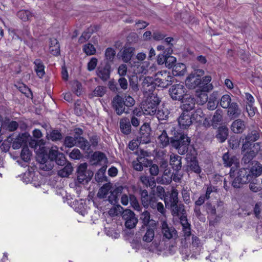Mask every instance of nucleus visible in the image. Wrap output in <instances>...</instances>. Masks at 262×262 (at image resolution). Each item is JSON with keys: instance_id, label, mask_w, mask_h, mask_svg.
I'll return each mask as SVG.
<instances>
[{"instance_id": "1", "label": "nucleus", "mask_w": 262, "mask_h": 262, "mask_svg": "<svg viewBox=\"0 0 262 262\" xmlns=\"http://www.w3.org/2000/svg\"><path fill=\"white\" fill-rule=\"evenodd\" d=\"M172 78L169 72L166 71H160L156 74L154 78L145 77L143 81L144 86H151V88L148 89L149 91H151L152 88L155 89L156 86L163 88H166L171 84Z\"/></svg>"}, {"instance_id": "2", "label": "nucleus", "mask_w": 262, "mask_h": 262, "mask_svg": "<svg viewBox=\"0 0 262 262\" xmlns=\"http://www.w3.org/2000/svg\"><path fill=\"white\" fill-rule=\"evenodd\" d=\"M190 141V138L181 130H174L173 136L170 138L171 146L181 155L187 152Z\"/></svg>"}, {"instance_id": "3", "label": "nucleus", "mask_w": 262, "mask_h": 262, "mask_svg": "<svg viewBox=\"0 0 262 262\" xmlns=\"http://www.w3.org/2000/svg\"><path fill=\"white\" fill-rule=\"evenodd\" d=\"M36 154V159L40 163V168L45 171L51 170L54 166V161L49 158L45 147L39 146V149H37Z\"/></svg>"}, {"instance_id": "4", "label": "nucleus", "mask_w": 262, "mask_h": 262, "mask_svg": "<svg viewBox=\"0 0 262 262\" xmlns=\"http://www.w3.org/2000/svg\"><path fill=\"white\" fill-rule=\"evenodd\" d=\"M160 102V100L157 95L152 93L144 102L143 108L141 111H143L144 115H154Z\"/></svg>"}, {"instance_id": "5", "label": "nucleus", "mask_w": 262, "mask_h": 262, "mask_svg": "<svg viewBox=\"0 0 262 262\" xmlns=\"http://www.w3.org/2000/svg\"><path fill=\"white\" fill-rule=\"evenodd\" d=\"M168 92L172 100L181 101L186 96L187 90L183 83H179L172 85Z\"/></svg>"}, {"instance_id": "6", "label": "nucleus", "mask_w": 262, "mask_h": 262, "mask_svg": "<svg viewBox=\"0 0 262 262\" xmlns=\"http://www.w3.org/2000/svg\"><path fill=\"white\" fill-rule=\"evenodd\" d=\"M121 215L126 228L131 229L136 226L138 222V219L134 212L130 209H125L122 211Z\"/></svg>"}, {"instance_id": "7", "label": "nucleus", "mask_w": 262, "mask_h": 262, "mask_svg": "<svg viewBox=\"0 0 262 262\" xmlns=\"http://www.w3.org/2000/svg\"><path fill=\"white\" fill-rule=\"evenodd\" d=\"M223 163L226 167H231L230 171L231 177L234 176L235 168L239 166L237 158L234 156H231L228 152L225 153L222 157Z\"/></svg>"}, {"instance_id": "8", "label": "nucleus", "mask_w": 262, "mask_h": 262, "mask_svg": "<svg viewBox=\"0 0 262 262\" xmlns=\"http://www.w3.org/2000/svg\"><path fill=\"white\" fill-rule=\"evenodd\" d=\"M112 104L117 115H121L123 113H128V109L125 108L124 99L120 96L117 95L114 97L112 101Z\"/></svg>"}, {"instance_id": "9", "label": "nucleus", "mask_w": 262, "mask_h": 262, "mask_svg": "<svg viewBox=\"0 0 262 262\" xmlns=\"http://www.w3.org/2000/svg\"><path fill=\"white\" fill-rule=\"evenodd\" d=\"M77 180L79 183L85 181L88 182L93 175L92 171H87V164L84 163L80 164L77 170Z\"/></svg>"}, {"instance_id": "10", "label": "nucleus", "mask_w": 262, "mask_h": 262, "mask_svg": "<svg viewBox=\"0 0 262 262\" xmlns=\"http://www.w3.org/2000/svg\"><path fill=\"white\" fill-rule=\"evenodd\" d=\"M111 71V64L109 62H105L97 68L96 74L102 81H106L110 78Z\"/></svg>"}, {"instance_id": "11", "label": "nucleus", "mask_w": 262, "mask_h": 262, "mask_svg": "<svg viewBox=\"0 0 262 262\" xmlns=\"http://www.w3.org/2000/svg\"><path fill=\"white\" fill-rule=\"evenodd\" d=\"M49 156L58 165L62 166L66 163V159L63 154L60 152L56 146L51 147L49 152Z\"/></svg>"}, {"instance_id": "12", "label": "nucleus", "mask_w": 262, "mask_h": 262, "mask_svg": "<svg viewBox=\"0 0 262 262\" xmlns=\"http://www.w3.org/2000/svg\"><path fill=\"white\" fill-rule=\"evenodd\" d=\"M161 228L164 238L170 239L177 237V231L174 228L171 226H168L166 222H162Z\"/></svg>"}, {"instance_id": "13", "label": "nucleus", "mask_w": 262, "mask_h": 262, "mask_svg": "<svg viewBox=\"0 0 262 262\" xmlns=\"http://www.w3.org/2000/svg\"><path fill=\"white\" fill-rule=\"evenodd\" d=\"M181 108L183 112H188L192 110L195 106V99L190 96L186 95L184 98L181 101Z\"/></svg>"}, {"instance_id": "14", "label": "nucleus", "mask_w": 262, "mask_h": 262, "mask_svg": "<svg viewBox=\"0 0 262 262\" xmlns=\"http://www.w3.org/2000/svg\"><path fill=\"white\" fill-rule=\"evenodd\" d=\"M178 124L181 128L187 129L192 123V117L188 112H183L178 118Z\"/></svg>"}, {"instance_id": "15", "label": "nucleus", "mask_w": 262, "mask_h": 262, "mask_svg": "<svg viewBox=\"0 0 262 262\" xmlns=\"http://www.w3.org/2000/svg\"><path fill=\"white\" fill-rule=\"evenodd\" d=\"M151 163V161L148 160L144 157L140 156L137 158L136 161L133 162L132 165L134 169L136 170L142 171L143 170V166H150Z\"/></svg>"}, {"instance_id": "16", "label": "nucleus", "mask_w": 262, "mask_h": 262, "mask_svg": "<svg viewBox=\"0 0 262 262\" xmlns=\"http://www.w3.org/2000/svg\"><path fill=\"white\" fill-rule=\"evenodd\" d=\"M14 34L17 39L24 42L32 38L28 26H25L22 30H14Z\"/></svg>"}, {"instance_id": "17", "label": "nucleus", "mask_w": 262, "mask_h": 262, "mask_svg": "<svg viewBox=\"0 0 262 262\" xmlns=\"http://www.w3.org/2000/svg\"><path fill=\"white\" fill-rule=\"evenodd\" d=\"M144 115L143 111H141L140 108H135L132 115L130 122L134 127H137L139 125L141 120H142Z\"/></svg>"}, {"instance_id": "18", "label": "nucleus", "mask_w": 262, "mask_h": 262, "mask_svg": "<svg viewBox=\"0 0 262 262\" xmlns=\"http://www.w3.org/2000/svg\"><path fill=\"white\" fill-rule=\"evenodd\" d=\"M200 78L199 75L191 73L186 79V86L190 89L198 88L199 84L200 83Z\"/></svg>"}, {"instance_id": "19", "label": "nucleus", "mask_w": 262, "mask_h": 262, "mask_svg": "<svg viewBox=\"0 0 262 262\" xmlns=\"http://www.w3.org/2000/svg\"><path fill=\"white\" fill-rule=\"evenodd\" d=\"M140 220L142 221L143 226L146 227H156V221L151 218L150 213L147 210H145L141 214Z\"/></svg>"}, {"instance_id": "20", "label": "nucleus", "mask_w": 262, "mask_h": 262, "mask_svg": "<svg viewBox=\"0 0 262 262\" xmlns=\"http://www.w3.org/2000/svg\"><path fill=\"white\" fill-rule=\"evenodd\" d=\"M119 127L121 133L124 135H128L131 133V124L127 118H124L120 120Z\"/></svg>"}, {"instance_id": "21", "label": "nucleus", "mask_w": 262, "mask_h": 262, "mask_svg": "<svg viewBox=\"0 0 262 262\" xmlns=\"http://www.w3.org/2000/svg\"><path fill=\"white\" fill-rule=\"evenodd\" d=\"M170 208L173 215L178 216H180L181 221L185 220L187 222L186 216H184V215L186 213V210L184 209V206L183 205L177 204L176 206H173Z\"/></svg>"}, {"instance_id": "22", "label": "nucleus", "mask_w": 262, "mask_h": 262, "mask_svg": "<svg viewBox=\"0 0 262 262\" xmlns=\"http://www.w3.org/2000/svg\"><path fill=\"white\" fill-rule=\"evenodd\" d=\"M135 49L134 47H124L121 54V58L123 61L126 63L129 62L135 54Z\"/></svg>"}, {"instance_id": "23", "label": "nucleus", "mask_w": 262, "mask_h": 262, "mask_svg": "<svg viewBox=\"0 0 262 262\" xmlns=\"http://www.w3.org/2000/svg\"><path fill=\"white\" fill-rule=\"evenodd\" d=\"M182 157L179 155L172 154L170 157V164L177 172L182 168Z\"/></svg>"}, {"instance_id": "24", "label": "nucleus", "mask_w": 262, "mask_h": 262, "mask_svg": "<svg viewBox=\"0 0 262 262\" xmlns=\"http://www.w3.org/2000/svg\"><path fill=\"white\" fill-rule=\"evenodd\" d=\"M28 136L26 134H19L12 142V147L14 149H19L24 144H26Z\"/></svg>"}, {"instance_id": "25", "label": "nucleus", "mask_w": 262, "mask_h": 262, "mask_svg": "<svg viewBox=\"0 0 262 262\" xmlns=\"http://www.w3.org/2000/svg\"><path fill=\"white\" fill-rule=\"evenodd\" d=\"M237 175L241 177L240 181L245 184L250 182L252 179V176L249 171V169L247 168L240 169L237 172Z\"/></svg>"}, {"instance_id": "26", "label": "nucleus", "mask_w": 262, "mask_h": 262, "mask_svg": "<svg viewBox=\"0 0 262 262\" xmlns=\"http://www.w3.org/2000/svg\"><path fill=\"white\" fill-rule=\"evenodd\" d=\"M231 129L234 133H242L245 129L244 122L241 119L234 121L231 124Z\"/></svg>"}, {"instance_id": "27", "label": "nucleus", "mask_w": 262, "mask_h": 262, "mask_svg": "<svg viewBox=\"0 0 262 262\" xmlns=\"http://www.w3.org/2000/svg\"><path fill=\"white\" fill-rule=\"evenodd\" d=\"M167 57L164 63V67L170 69L172 68L176 63V58L171 55L172 53V49L171 47L167 48Z\"/></svg>"}, {"instance_id": "28", "label": "nucleus", "mask_w": 262, "mask_h": 262, "mask_svg": "<svg viewBox=\"0 0 262 262\" xmlns=\"http://www.w3.org/2000/svg\"><path fill=\"white\" fill-rule=\"evenodd\" d=\"M178 191L176 189H173L171 190V193L169 196V202L167 201V199L165 198V203L166 206H170V207L173 206H176L177 204H178Z\"/></svg>"}, {"instance_id": "29", "label": "nucleus", "mask_w": 262, "mask_h": 262, "mask_svg": "<svg viewBox=\"0 0 262 262\" xmlns=\"http://www.w3.org/2000/svg\"><path fill=\"white\" fill-rule=\"evenodd\" d=\"M140 194L142 205L145 208H148L150 205V199L153 195L148 194V191L146 189L141 190Z\"/></svg>"}, {"instance_id": "30", "label": "nucleus", "mask_w": 262, "mask_h": 262, "mask_svg": "<svg viewBox=\"0 0 262 262\" xmlns=\"http://www.w3.org/2000/svg\"><path fill=\"white\" fill-rule=\"evenodd\" d=\"M3 128L9 132H14L18 127V123L15 121H11L9 119H6L2 123Z\"/></svg>"}, {"instance_id": "31", "label": "nucleus", "mask_w": 262, "mask_h": 262, "mask_svg": "<svg viewBox=\"0 0 262 262\" xmlns=\"http://www.w3.org/2000/svg\"><path fill=\"white\" fill-rule=\"evenodd\" d=\"M35 64L34 70L36 73L37 75L41 78L45 74V66L43 62L40 59H37L34 61Z\"/></svg>"}, {"instance_id": "32", "label": "nucleus", "mask_w": 262, "mask_h": 262, "mask_svg": "<svg viewBox=\"0 0 262 262\" xmlns=\"http://www.w3.org/2000/svg\"><path fill=\"white\" fill-rule=\"evenodd\" d=\"M228 136V129L227 127L222 126L219 128L216 135L217 140L223 143L226 141Z\"/></svg>"}, {"instance_id": "33", "label": "nucleus", "mask_w": 262, "mask_h": 262, "mask_svg": "<svg viewBox=\"0 0 262 262\" xmlns=\"http://www.w3.org/2000/svg\"><path fill=\"white\" fill-rule=\"evenodd\" d=\"M257 152L254 150H251L246 151L242 159V163L245 165L252 164L254 161H252L253 158L256 156Z\"/></svg>"}, {"instance_id": "34", "label": "nucleus", "mask_w": 262, "mask_h": 262, "mask_svg": "<svg viewBox=\"0 0 262 262\" xmlns=\"http://www.w3.org/2000/svg\"><path fill=\"white\" fill-rule=\"evenodd\" d=\"M170 143L169 138L165 130H163L158 138V143L160 147L164 148Z\"/></svg>"}, {"instance_id": "35", "label": "nucleus", "mask_w": 262, "mask_h": 262, "mask_svg": "<svg viewBox=\"0 0 262 262\" xmlns=\"http://www.w3.org/2000/svg\"><path fill=\"white\" fill-rule=\"evenodd\" d=\"M251 165L252 167L249 169V171L252 176V178L253 177H257L260 175L262 172L261 164L257 161H254Z\"/></svg>"}, {"instance_id": "36", "label": "nucleus", "mask_w": 262, "mask_h": 262, "mask_svg": "<svg viewBox=\"0 0 262 262\" xmlns=\"http://www.w3.org/2000/svg\"><path fill=\"white\" fill-rule=\"evenodd\" d=\"M227 108H228V114L229 116L237 117L241 114V110L238 105L235 102H232Z\"/></svg>"}, {"instance_id": "37", "label": "nucleus", "mask_w": 262, "mask_h": 262, "mask_svg": "<svg viewBox=\"0 0 262 262\" xmlns=\"http://www.w3.org/2000/svg\"><path fill=\"white\" fill-rule=\"evenodd\" d=\"M156 227H147L146 231L143 236L142 239L146 243L151 242L155 237V229Z\"/></svg>"}, {"instance_id": "38", "label": "nucleus", "mask_w": 262, "mask_h": 262, "mask_svg": "<svg viewBox=\"0 0 262 262\" xmlns=\"http://www.w3.org/2000/svg\"><path fill=\"white\" fill-rule=\"evenodd\" d=\"M76 140V146L84 150H89L90 149V143L85 138L82 137H79Z\"/></svg>"}, {"instance_id": "39", "label": "nucleus", "mask_w": 262, "mask_h": 262, "mask_svg": "<svg viewBox=\"0 0 262 262\" xmlns=\"http://www.w3.org/2000/svg\"><path fill=\"white\" fill-rule=\"evenodd\" d=\"M112 185L111 183L104 184L99 189L97 196L100 199L106 198L108 192L111 191Z\"/></svg>"}, {"instance_id": "40", "label": "nucleus", "mask_w": 262, "mask_h": 262, "mask_svg": "<svg viewBox=\"0 0 262 262\" xmlns=\"http://www.w3.org/2000/svg\"><path fill=\"white\" fill-rule=\"evenodd\" d=\"M169 114L168 109L164 106L160 108L156 112V114L159 120H166Z\"/></svg>"}, {"instance_id": "41", "label": "nucleus", "mask_w": 262, "mask_h": 262, "mask_svg": "<svg viewBox=\"0 0 262 262\" xmlns=\"http://www.w3.org/2000/svg\"><path fill=\"white\" fill-rule=\"evenodd\" d=\"M189 167L190 170L197 174H200L202 171L201 168L199 165L198 161L196 160V158L194 156L191 158Z\"/></svg>"}, {"instance_id": "42", "label": "nucleus", "mask_w": 262, "mask_h": 262, "mask_svg": "<svg viewBox=\"0 0 262 262\" xmlns=\"http://www.w3.org/2000/svg\"><path fill=\"white\" fill-rule=\"evenodd\" d=\"M17 17L24 21L30 20L33 16V14L29 10H21L17 13Z\"/></svg>"}, {"instance_id": "43", "label": "nucleus", "mask_w": 262, "mask_h": 262, "mask_svg": "<svg viewBox=\"0 0 262 262\" xmlns=\"http://www.w3.org/2000/svg\"><path fill=\"white\" fill-rule=\"evenodd\" d=\"M119 193H121V190L118 188H115L113 191H110V194L108 196V201L111 204L115 205L118 203V195Z\"/></svg>"}, {"instance_id": "44", "label": "nucleus", "mask_w": 262, "mask_h": 262, "mask_svg": "<svg viewBox=\"0 0 262 262\" xmlns=\"http://www.w3.org/2000/svg\"><path fill=\"white\" fill-rule=\"evenodd\" d=\"M259 132L260 130L258 128L251 130L246 136L245 140H248L253 143L259 138Z\"/></svg>"}, {"instance_id": "45", "label": "nucleus", "mask_w": 262, "mask_h": 262, "mask_svg": "<svg viewBox=\"0 0 262 262\" xmlns=\"http://www.w3.org/2000/svg\"><path fill=\"white\" fill-rule=\"evenodd\" d=\"M129 203L132 207L137 211H141L142 207L135 195L129 194Z\"/></svg>"}, {"instance_id": "46", "label": "nucleus", "mask_w": 262, "mask_h": 262, "mask_svg": "<svg viewBox=\"0 0 262 262\" xmlns=\"http://www.w3.org/2000/svg\"><path fill=\"white\" fill-rule=\"evenodd\" d=\"M173 74L176 76H181L183 75L185 72L186 67L185 65L182 63H178L175 64L173 67Z\"/></svg>"}, {"instance_id": "47", "label": "nucleus", "mask_w": 262, "mask_h": 262, "mask_svg": "<svg viewBox=\"0 0 262 262\" xmlns=\"http://www.w3.org/2000/svg\"><path fill=\"white\" fill-rule=\"evenodd\" d=\"M73 171V167L70 163H68L63 168L58 171V174L61 177H68Z\"/></svg>"}, {"instance_id": "48", "label": "nucleus", "mask_w": 262, "mask_h": 262, "mask_svg": "<svg viewBox=\"0 0 262 262\" xmlns=\"http://www.w3.org/2000/svg\"><path fill=\"white\" fill-rule=\"evenodd\" d=\"M31 152L27 146H24L21 151L20 157L23 161L28 162L30 160Z\"/></svg>"}, {"instance_id": "49", "label": "nucleus", "mask_w": 262, "mask_h": 262, "mask_svg": "<svg viewBox=\"0 0 262 262\" xmlns=\"http://www.w3.org/2000/svg\"><path fill=\"white\" fill-rule=\"evenodd\" d=\"M77 139L75 137L66 136L64 139L63 145L66 147H73L76 145Z\"/></svg>"}, {"instance_id": "50", "label": "nucleus", "mask_w": 262, "mask_h": 262, "mask_svg": "<svg viewBox=\"0 0 262 262\" xmlns=\"http://www.w3.org/2000/svg\"><path fill=\"white\" fill-rule=\"evenodd\" d=\"M231 102V97L228 94L222 96L220 100V105L224 108H227Z\"/></svg>"}, {"instance_id": "51", "label": "nucleus", "mask_w": 262, "mask_h": 262, "mask_svg": "<svg viewBox=\"0 0 262 262\" xmlns=\"http://www.w3.org/2000/svg\"><path fill=\"white\" fill-rule=\"evenodd\" d=\"M47 137L49 140L53 141H59L62 138L61 133L58 130H53Z\"/></svg>"}, {"instance_id": "52", "label": "nucleus", "mask_w": 262, "mask_h": 262, "mask_svg": "<svg viewBox=\"0 0 262 262\" xmlns=\"http://www.w3.org/2000/svg\"><path fill=\"white\" fill-rule=\"evenodd\" d=\"M115 55L116 52L113 48L110 47L106 49L105 52V57L106 60H107L106 62H112L115 58Z\"/></svg>"}, {"instance_id": "53", "label": "nucleus", "mask_w": 262, "mask_h": 262, "mask_svg": "<svg viewBox=\"0 0 262 262\" xmlns=\"http://www.w3.org/2000/svg\"><path fill=\"white\" fill-rule=\"evenodd\" d=\"M208 98L206 92L201 91L200 93L197 94V98L195 101L199 105H203L207 101Z\"/></svg>"}, {"instance_id": "54", "label": "nucleus", "mask_w": 262, "mask_h": 262, "mask_svg": "<svg viewBox=\"0 0 262 262\" xmlns=\"http://www.w3.org/2000/svg\"><path fill=\"white\" fill-rule=\"evenodd\" d=\"M83 51L87 55H94L96 52L95 48L90 43H88L83 46Z\"/></svg>"}, {"instance_id": "55", "label": "nucleus", "mask_w": 262, "mask_h": 262, "mask_svg": "<svg viewBox=\"0 0 262 262\" xmlns=\"http://www.w3.org/2000/svg\"><path fill=\"white\" fill-rule=\"evenodd\" d=\"M200 83L199 84L198 88L201 91L207 92L213 89V86L212 84H206L205 82H204L201 78H200Z\"/></svg>"}, {"instance_id": "56", "label": "nucleus", "mask_w": 262, "mask_h": 262, "mask_svg": "<svg viewBox=\"0 0 262 262\" xmlns=\"http://www.w3.org/2000/svg\"><path fill=\"white\" fill-rule=\"evenodd\" d=\"M206 209L208 214L210 216H215L216 215V210L215 205L211 204L210 202H207L206 204Z\"/></svg>"}, {"instance_id": "57", "label": "nucleus", "mask_w": 262, "mask_h": 262, "mask_svg": "<svg viewBox=\"0 0 262 262\" xmlns=\"http://www.w3.org/2000/svg\"><path fill=\"white\" fill-rule=\"evenodd\" d=\"M138 138L140 143L147 144L150 141V133L142 132V134H139Z\"/></svg>"}, {"instance_id": "58", "label": "nucleus", "mask_w": 262, "mask_h": 262, "mask_svg": "<svg viewBox=\"0 0 262 262\" xmlns=\"http://www.w3.org/2000/svg\"><path fill=\"white\" fill-rule=\"evenodd\" d=\"M106 88L103 86H97L93 91V94L96 97H102L105 94Z\"/></svg>"}, {"instance_id": "59", "label": "nucleus", "mask_w": 262, "mask_h": 262, "mask_svg": "<svg viewBox=\"0 0 262 262\" xmlns=\"http://www.w3.org/2000/svg\"><path fill=\"white\" fill-rule=\"evenodd\" d=\"M106 167H102L95 174V179L98 182H102L103 181L104 175L105 174Z\"/></svg>"}, {"instance_id": "60", "label": "nucleus", "mask_w": 262, "mask_h": 262, "mask_svg": "<svg viewBox=\"0 0 262 262\" xmlns=\"http://www.w3.org/2000/svg\"><path fill=\"white\" fill-rule=\"evenodd\" d=\"M192 118L196 120L197 121H200L204 117V114L202 110L200 108H197L194 113L191 115Z\"/></svg>"}, {"instance_id": "61", "label": "nucleus", "mask_w": 262, "mask_h": 262, "mask_svg": "<svg viewBox=\"0 0 262 262\" xmlns=\"http://www.w3.org/2000/svg\"><path fill=\"white\" fill-rule=\"evenodd\" d=\"M222 120V111L221 110H217L213 116L212 121L214 124H217Z\"/></svg>"}, {"instance_id": "62", "label": "nucleus", "mask_w": 262, "mask_h": 262, "mask_svg": "<svg viewBox=\"0 0 262 262\" xmlns=\"http://www.w3.org/2000/svg\"><path fill=\"white\" fill-rule=\"evenodd\" d=\"M167 48L162 54H159L157 56V62L159 65L164 66V63L167 57Z\"/></svg>"}, {"instance_id": "63", "label": "nucleus", "mask_w": 262, "mask_h": 262, "mask_svg": "<svg viewBox=\"0 0 262 262\" xmlns=\"http://www.w3.org/2000/svg\"><path fill=\"white\" fill-rule=\"evenodd\" d=\"M98 64V59L96 57H92L87 64V69L89 71L94 70Z\"/></svg>"}, {"instance_id": "64", "label": "nucleus", "mask_w": 262, "mask_h": 262, "mask_svg": "<svg viewBox=\"0 0 262 262\" xmlns=\"http://www.w3.org/2000/svg\"><path fill=\"white\" fill-rule=\"evenodd\" d=\"M69 157L74 160H79L82 158V155L80 152V151L77 148H74L70 153Z\"/></svg>"}]
</instances>
